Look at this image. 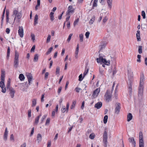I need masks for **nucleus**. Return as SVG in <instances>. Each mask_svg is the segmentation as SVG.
I'll list each match as a JSON object with an SVG mask.
<instances>
[{
  "label": "nucleus",
  "mask_w": 147,
  "mask_h": 147,
  "mask_svg": "<svg viewBox=\"0 0 147 147\" xmlns=\"http://www.w3.org/2000/svg\"><path fill=\"white\" fill-rule=\"evenodd\" d=\"M22 16V15L21 12H18L16 10H14L13 11L12 16L15 17L14 20V22L16 20V22H20Z\"/></svg>",
  "instance_id": "obj_1"
},
{
  "label": "nucleus",
  "mask_w": 147,
  "mask_h": 147,
  "mask_svg": "<svg viewBox=\"0 0 147 147\" xmlns=\"http://www.w3.org/2000/svg\"><path fill=\"white\" fill-rule=\"evenodd\" d=\"M96 61L98 63H104L105 64H103L102 65V66L103 67H105V65H109L110 64V60H108L107 61L105 59H103L101 56L99 58H97L96 59Z\"/></svg>",
  "instance_id": "obj_2"
},
{
  "label": "nucleus",
  "mask_w": 147,
  "mask_h": 147,
  "mask_svg": "<svg viewBox=\"0 0 147 147\" xmlns=\"http://www.w3.org/2000/svg\"><path fill=\"white\" fill-rule=\"evenodd\" d=\"M19 54L16 51H15V57L14 59L13 67L16 68H17L19 66Z\"/></svg>",
  "instance_id": "obj_3"
},
{
  "label": "nucleus",
  "mask_w": 147,
  "mask_h": 147,
  "mask_svg": "<svg viewBox=\"0 0 147 147\" xmlns=\"http://www.w3.org/2000/svg\"><path fill=\"white\" fill-rule=\"evenodd\" d=\"M144 88V85L140 84L138 90V98L140 100L142 98Z\"/></svg>",
  "instance_id": "obj_4"
},
{
  "label": "nucleus",
  "mask_w": 147,
  "mask_h": 147,
  "mask_svg": "<svg viewBox=\"0 0 147 147\" xmlns=\"http://www.w3.org/2000/svg\"><path fill=\"white\" fill-rule=\"evenodd\" d=\"M139 147H144L142 132H140L139 134Z\"/></svg>",
  "instance_id": "obj_5"
},
{
  "label": "nucleus",
  "mask_w": 147,
  "mask_h": 147,
  "mask_svg": "<svg viewBox=\"0 0 147 147\" xmlns=\"http://www.w3.org/2000/svg\"><path fill=\"white\" fill-rule=\"evenodd\" d=\"M111 93L110 91L107 90L105 95V97L106 100L108 102H109L111 100Z\"/></svg>",
  "instance_id": "obj_6"
},
{
  "label": "nucleus",
  "mask_w": 147,
  "mask_h": 147,
  "mask_svg": "<svg viewBox=\"0 0 147 147\" xmlns=\"http://www.w3.org/2000/svg\"><path fill=\"white\" fill-rule=\"evenodd\" d=\"M74 9L72 5L69 6L68 8V10L66 12V15H70V13H73L74 12Z\"/></svg>",
  "instance_id": "obj_7"
},
{
  "label": "nucleus",
  "mask_w": 147,
  "mask_h": 147,
  "mask_svg": "<svg viewBox=\"0 0 147 147\" xmlns=\"http://www.w3.org/2000/svg\"><path fill=\"white\" fill-rule=\"evenodd\" d=\"M18 33L20 37L22 38L24 36L23 29L22 26L19 27Z\"/></svg>",
  "instance_id": "obj_8"
},
{
  "label": "nucleus",
  "mask_w": 147,
  "mask_h": 147,
  "mask_svg": "<svg viewBox=\"0 0 147 147\" xmlns=\"http://www.w3.org/2000/svg\"><path fill=\"white\" fill-rule=\"evenodd\" d=\"M121 104L119 103H118L116 105V107L115 109V113L117 114H118L120 111L121 109Z\"/></svg>",
  "instance_id": "obj_9"
},
{
  "label": "nucleus",
  "mask_w": 147,
  "mask_h": 147,
  "mask_svg": "<svg viewBox=\"0 0 147 147\" xmlns=\"http://www.w3.org/2000/svg\"><path fill=\"white\" fill-rule=\"evenodd\" d=\"M26 76L28 79L29 83L30 84L31 81H32V74L29 73H26Z\"/></svg>",
  "instance_id": "obj_10"
},
{
  "label": "nucleus",
  "mask_w": 147,
  "mask_h": 147,
  "mask_svg": "<svg viewBox=\"0 0 147 147\" xmlns=\"http://www.w3.org/2000/svg\"><path fill=\"white\" fill-rule=\"evenodd\" d=\"M9 91H10V94L11 98H13L14 96V94L15 92L14 90L12 88H9Z\"/></svg>",
  "instance_id": "obj_11"
},
{
  "label": "nucleus",
  "mask_w": 147,
  "mask_h": 147,
  "mask_svg": "<svg viewBox=\"0 0 147 147\" xmlns=\"http://www.w3.org/2000/svg\"><path fill=\"white\" fill-rule=\"evenodd\" d=\"M128 140L129 142L132 143V144L134 145V147H135L136 146V143L134 138L133 137L130 138H129Z\"/></svg>",
  "instance_id": "obj_12"
},
{
  "label": "nucleus",
  "mask_w": 147,
  "mask_h": 147,
  "mask_svg": "<svg viewBox=\"0 0 147 147\" xmlns=\"http://www.w3.org/2000/svg\"><path fill=\"white\" fill-rule=\"evenodd\" d=\"M8 134V131L7 127H6L5 129V132L4 134V140L6 141L7 139V136Z\"/></svg>",
  "instance_id": "obj_13"
},
{
  "label": "nucleus",
  "mask_w": 147,
  "mask_h": 147,
  "mask_svg": "<svg viewBox=\"0 0 147 147\" xmlns=\"http://www.w3.org/2000/svg\"><path fill=\"white\" fill-rule=\"evenodd\" d=\"M5 77V71L1 70V81H4Z\"/></svg>",
  "instance_id": "obj_14"
},
{
  "label": "nucleus",
  "mask_w": 147,
  "mask_h": 147,
  "mask_svg": "<svg viewBox=\"0 0 147 147\" xmlns=\"http://www.w3.org/2000/svg\"><path fill=\"white\" fill-rule=\"evenodd\" d=\"M102 106V103L100 102H98L96 104H95L94 105L95 107L97 109H99Z\"/></svg>",
  "instance_id": "obj_15"
},
{
  "label": "nucleus",
  "mask_w": 147,
  "mask_h": 147,
  "mask_svg": "<svg viewBox=\"0 0 147 147\" xmlns=\"http://www.w3.org/2000/svg\"><path fill=\"white\" fill-rule=\"evenodd\" d=\"M137 39L138 41H140L141 38L140 37V30H138L136 34Z\"/></svg>",
  "instance_id": "obj_16"
},
{
  "label": "nucleus",
  "mask_w": 147,
  "mask_h": 147,
  "mask_svg": "<svg viewBox=\"0 0 147 147\" xmlns=\"http://www.w3.org/2000/svg\"><path fill=\"white\" fill-rule=\"evenodd\" d=\"M100 90L99 88H97L94 90L93 92V96H97L99 92H100Z\"/></svg>",
  "instance_id": "obj_17"
},
{
  "label": "nucleus",
  "mask_w": 147,
  "mask_h": 147,
  "mask_svg": "<svg viewBox=\"0 0 147 147\" xmlns=\"http://www.w3.org/2000/svg\"><path fill=\"white\" fill-rule=\"evenodd\" d=\"M133 116L131 113H129L127 115V120L129 122L132 119Z\"/></svg>",
  "instance_id": "obj_18"
},
{
  "label": "nucleus",
  "mask_w": 147,
  "mask_h": 147,
  "mask_svg": "<svg viewBox=\"0 0 147 147\" xmlns=\"http://www.w3.org/2000/svg\"><path fill=\"white\" fill-rule=\"evenodd\" d=\"M107 134L106 130H105L103 135V139H107Z\"/></svg>",
  "instance_id": "obj_19"
},
{
  "label": "nucleus",
  "mask_w": 147,
  "mask_h": 147,
  "mask_svg": "<svg viewBox=\"0 0 147 147\" xmlns=\"http://www.w3.org/2000/svg\"><path fill=\"white\" fill-rule=\"evenodd\" d=\"M38 16L37 14H36L35 16L34 19V25H35L38 23Z\"/></svg>",
  "instance_id": "obj_20"
},
{
  "label": "nucleus",
  "mask_w": 147,
  "mask_h": 147,
  "mask_svg": "<svg viewBox=\"0 0 147 147\" xmlns=\"http://www.w3.org/2000/svg\"><path fill=\"white\" fill-rule=\"evenodd\" d=\"M40 0H37V4L35 7V9L36 10H38V7H39L40 6Z\"/></svg>",
  "instance_id": "obj_21"
},
{
  "label": "nucleus",
  "mask_w": 147,
  "mask_h": 147,
  "mask_svg": "<svg viewBox=\"0 0 147 147\" xmlns=\"http://www.w3.org/2000/svg\"><path fill=\"white\" fill-rule=\"evenodd\" d=\"M54 13L53 12H51L50 14V17L51 20V21H53L54 20Z\"/></svg>",
  "instance_id": "obj_22"
},
{
  "label": "nucleus",
  "mask_w": 147,
  "mask_h": 147,
  "mask_svg": "<svg viewBox=\"0 0 147 147\" xmlns=\"http://www.w3.org/2000/svg\"><path fill=\"white\" fill-rule=\"evenodd\" d=\"M37 138L38 142H40L41 141L42 136L40 134H39L37 135Z\"/></svg>",
  "instance_id": "obj_23"
},
{
  "label": "nucleus",
  "mask_w": 147,
  "mask_h": 147,
  "mask_svg": "<svg viewBox=\"0 0 147 147\" xmlns=\"http://www.w3.org/2000/svg\"><path fill=\"white\" fill-rule=\"evenodd\" d=\"M38 58V54H36L34 56V62H37V61Z\"/></svg>",
  "instance_id": "obj_24"
},
{
  "label": "nucleus",
  "mask_w": 147,
  "mask_h": 147,
  "mask_svg": "<svg viewBox=\"0 0 147 147\" xmlns=\"http://www.w3.org/2000/svg\"><path fill=\"white\" fill-rule=\"evenodd\" d=\"M19 78L21 81L23 80L25 78L24 76L22 74H20Z\"/></svg>",
  "instance_id": "obj_25"
},
{
  "label": "nucleus",
  "mask_w": 147,
  "mask_h": 147,
  "mask_svg": "<svg viewBox=\"0 0 147 147\" xmlns=\"http://www.w3.org/2000/svg\"><path fill=\"white\" fill-rule=\"evenodd\" d=\"M112 0H107V2L108 4L109 7L111 8L112 7Z\"/></svg>",
  "instance_id": "obj_26"
},
{
  "label": "nucleus",
  "mask_w": 147,
  "mask_h": 147,
  "mask_svg": "<svg viewBox=\"0 0 147 147\" xmlns=\"http://www.w3.org/2000/svg\"><path fill=\"white\" fill-rule=\"evenodd\" d=\"M108 118V116L107 115H106L104 116L103 119V122L105 124H106L107 123Z\"/></svg>",
  "instance_id": "obj_27"
},
{
  "label": "nucleus",
  "mask_w": 147,
  "mask_h": 147,
  "mask_svg": "<svg viewBox=\"0 0 147 147\" xmlns=\"http://www.w3.org/2000/svg\"><path fill=\"white\" fill-rule=\"evenodd\" d=\"M36 103V99H33L32 100V107H34Z\"/></svg>",
  "instance_id": "obj_28"
},
{
  "label": "nucleus",
  "mask_w": 147,
  "mask_h": 147,
  "mask_svg": "<svg viewBox=\"0 0 147 147\" xmlns=\"http://www.w3.org/2000/svg\"><path fill=\"white\" fill-rule=\"evenodd\" d=\"M76 103V101H73L72 104L70 107V108L71 109H72L74 108Z\"/></svg>",
  "instance_id": "obj_29"
},
{
  "label": "nucleus",
  "mask_w": 147,
  "mask_h": 147,
  "mask_svg": "<svg viewBox=\"0 0 147 147\" xmlns=\"http://www.w3.org/2000/svg\"><path fill=\"white\" fill-rule=\"evenodd\" d=\"M95 16H93V18L90 20L89 22V23L90 24H92L93 23L95 20Z\"/></svg>",
  "instance_id": "obj_30"
},
{
  "label": "nucleus",
  "mask_w": 147,
  "mask_h": 147,
  "mask_svg": "<svg viewBox=\"0 0 147 147\" xmlns=\"http://www.w3.org/2000/svg\"><path fill=\"white\" fill-rule=\"evenodd\" d=\"M53 47H50L48 50L47 51L46 53V54L47 55H48L50 53H51L52 50L53 49Z\"/></svg>",
  "instance_id": "obj_31"
},
{
  "label": "nucleus",
  "mask_w": 147,
  "mask_h": 147,
  "mask_svg": "<svg viewBox=\"0 0 147 147\" xmlns=\"http://www.w3.org/2000/svg\"><path fill=\"white\" fill-rule=\"evenodd\" d=\"M103 142L105 144V146H107V139H103L102 140Z\"/></svg>",
  "instance_id": "obj_32"
},
{
  "label": "nucleus",
  "mask_w": 147,
  "mask_h": 147,
  "mask_svg": "<svg viewBox=\"0 0 147 147\" xmlns=\"http://www.w3.org/2000/svg\"><path fill=\"white\" fill-rule=\"evenodd\" d=\"M39 117H36L35 119V121L34 122V124L37 125L38 122V121L39 120Z\"/></svg>",
  "instance_id": "obj_33"
},
{
  "label": "nucleus",
  "mask_w": 147,
  "mask_h": 147,
  "mask_svg": "<svg viewBox=\"0 0 147 147\" xmlns=\"http://www.w3.org/2000/svg\"><path fill=\"white\" fill-rule=\"evenodd\" d=\"M95 136V135L94 134H91L89 136V138L91 139H93Z\"/></svg>",
  "instance_id": "obj_34"
},
{
  "label": "nucleus",
  "mask_w": 147,
  "mask_h": 147,
  "mask_svg": "<svg viewBox=\"0 0 147 147\" xmlns=\"http://www.w3.org/2000/svg\"><path fill=\"white\" fill-rule=\"evenodd\" d=\"M138 52L140 54L142 53V46H139L138 47Z\"/></svg>",
  "instance_id": "obj_35"
},
{
  "label": "nucleus",
  "mask_w": 147,
  "mask_h": 147,
  "mask_svg": "<svg viewBox=\"0 0 147 147\" xmlns=\"http://www.w3.org/2000/svg\"><path fill=\"white\" fill-rule=\"evenodd\" d=\"M4 81H1L0 82V87L1 88L4 87Z\"/></svg>",
  "instance_id": "obj_36"
},
{
  "label": "nucleus",
  "mask_w": 147,
  "mask_h": 147,
  "mask_svg": "<svg viewBox=\"0 0 147 147\" xmlns=\"http://www.w3.org/2000/svg\"><path fill=\"white\" fill-rule=\"evenodd\" d=\"M80 40V42H82L83 41V35L82 34H80L79 35Z\"/></svg>",
  "instance_id": "obj_37"
},
{
  "label": "nucleus",
  "mask_w": 147,
  "mask_h": 147,
  "mask_svg": "<svg viewBox=\"0 0 147 147\" xmlns=\"http://www.w3.org/2000/svg\"><path fill=\"white\" fill-rule=\"evenodd\" d=\"M60 71V68L59 67L57 66L56 67V74H59Z\"/></svg>",
  "instance_id": "obj_38"
},
{
  "label": "nucleus",
  "mask_w": 147,
  "mask_h": 147,
  "mask_svg": "<svg viewBox=\"0 0 147 147\" xmlns=\"http://www.w3.org/2000/svg\"><path fill=\"white\" fill-rule=\"evenodd\" d=\"M79 21V18H78L74 21V26H76V24H77Z\"/></svg>",
  "instance_id": "obj_39"
},
{
  "label": "nucleus",
  "mask_w": 147,
  "mask_h": 147,
  "mask_svg": "<svg viewBox=\"0 0 147 147\" xmlns=\"http://www.w3.org/2000/svg\"><path fill=\"white\" fill-rule=\"evenodd\" d=\"M47 117V115H44L42 117L41 119L40 120L41 121V123H42L43 122L44 119L45 118H46Z\"/></svg>",
  "instance_id": "obj_40"
},
{
  "label": "nucleus",
  "mask_w": 147,
  "mask_h": 147,
  "mask_svg": "<svg viewBox=\"0 0 147 147\" xmlns=\"http://www.w3.org/2000/svg\"><path fill=\"white\" fill-rule=\"evenodd\" d=\"M72 35H73L72 34H71L69 35L68 36V38L67 40V41L68 42H69L70 41Z\"/></svg>",
  "instance_id": "obj_41"
},
{
  "label": "nucleus",
  "mask_w": 147,
  "mask_h": 147,
  "mask_svg": "<svg viewBox=\"0 0 147 147\" xmlns=\"http://www.w3.org/2000/svg\"><path fill=\"white\" fill-rule=\"evenodd\" d=\"M83 78L84 77H82V74H81L79 76L78 80L79 81H81L83 80Z\"/></svg>",
  "instance_id": "obj_42"
},
{
  "label": "nucleus",
  "mask_w": 147,
  "mask_h": 147,
  "mask_svg": "<svg viewBox=\"0 0 147 147\" xmlns=\"http://www.w3.org/2000/svg\"><path fill=\"white\" fill-rule=\"evenodd\" d=\"M142 16L143 18L145 19L146 18V14L145 12L144 11H142Z\"/></svg>",
  "instance_id": "obj_43"
},
{
  "label": "nucleus",
  "mask_w": 147,
  "mask_h": 147,
  "mask_svg": "<svg viewBox=\"0 0 147 147\" xmlns=\"http://www.w3.org/2000/svg\"><path fill=\"white\" fill-rule=\"evenodd\" d=\"M78 52H79V50H76V51H75V57L76 58H78Z\"/></svg>",
  "instance_id": "obj_44"
},
{
  "label": "nucleus",
  "mask_w": 147,
  "mask_h": 147,
  "mask_svg": "<svg viewBox=\"0 0 147 147\" xmlns=\"http://www.w3.org/2000/svg\"><path fill=\"white\" fill-rule=\"evenodd\" d=\"M51 38V36L50 35H48V37L47 38V42L48 43L49 42Z\"/></svg>",
  "instance_id": "obj_45"
},
{
  "label": "nucleus",
  "mask_w": 147,
  "mask_h": 147,
  "mask_svg": "<svg viewBox=\"0 0 147 147\" xmlns=\"http://www.w3.org/2000/svg\"><path fill=\"white\" fill-rule=\"evenodd\" d=\"M141 55H138L137 56V58L138 59L137 60V61L138 62H141V60L140 59L141 58Z\"/></svg>",
  "instance_id": "obj_46"
},
{
  "label": "nucleus",
  "mask_w": 147,
  "mask_h": 147,
  "mask_svg": "<svg viewBox=\"0 0 147 147\" xmlns=\"http://www.w3.org/2000/svg\"><path fill=\"white\" fill-rule=\"evenodd\" d=\"M69 106V103L68 102L67 103V105H66V111L67 112L68 111Z\"/></svg>",
  "instance_id": "obj_47"
},
{
  "label": "nucleus",
  "mask_w": 147,
  "mask_h": 147,
  "mask_svg": "<svg viewBox=\"0 0 147 147\" xmlns=\"http://www.w3.org/2000/svg\"><path fill=\"white\" fill-rule=\"evenodd\" d=\"M144 79L142 80L141 79H140V85H144Z\"/></svg>",
  "instance_id": "obj_48"
},
{
  "label": "nucleus",
  "mask_w": 147,
  "mask_h": 147,
  "mask_svg": "<svg viewBox=\"0 0 147 147\" xmlns=\"http://www.w3.org/2000/svg\"><path fill=\"white\" fill-rule=\"evenodd\" d=\"M88 69H86L85 70V71L83 73V75L84 76L88 73Z\"/></svg>",
  "instance_id": "obj_49"
},
{
  "label": "nucleus",
  "mask_w": 147,
  "mask_h": 147,
  "mask_svg": "<svg viewBox=\"0 0 147 147\" xmlns=\"http://www.w3.org/2000/svg\"><path fill=\"white\" fill-rule=\"evenodd\" d=\"M31 109H29L28 111V116L29 117H30L31 116Z\"/></svg>",
  "instance_id": "obj_50"
},
{
  "label": "nucleus",
  "mask_w": 147,
  "mask_h": 147,
  "mask_svg": "<svg viewBox=\"0 0 147 147\" xmlns=\"http://www.w3.org/2000/svg\"><path fill=\"white\" fill-rule=\"evenodd\" d=\"M31 37L32 38V39L33 41H34L35 40V35L34 34L32 33L31 34Z\"/></svg>",
  "instance_id": "obj_51"
},
{
  "label": "nucleus",
  "mask_w": 147,
  "mask_h": 147,
  "mask_svg": "<svg viewBox=\"0 0 147 147\" xmlns=\"http://www.w3.org/2000/svg\"><path fill=\"white\" fill-rule=\"evenodd\" d=\"M5 8L4 10L3 11V15L2 16V18H1V21L2 22L4 18V15L5 13Z\"/></svg>",
  "instance_id": "obj_52"
},
{
  "label": "nucleus",
  "mask_w": 147,
  "mask_h": 147,
  "mask_svg": "<svg viewBox=\"0 0 147 147\" xmlns=\"http://www.w3.org/2000/svg\"><path fill=\"white\" fill-rule=\"evenodd\" d=\"M50 118H48L47 119V120L46 123H45V125H47L50 122Z\"/></svg>",
  "instance_id": "obj_53"
},
{
  "label": "nucleus",
  "mask_w": 147,
  "mask_h": 147,
  "mask_svg": "<svg viewBox=\"0 0 147 147\" xmlns=\"http://www.w3.org/2000/svg\"><path fill=\"white\" fill-rule=\"evenodd\" d=\"M90 34V32H86L85 33V36L86 38H88L89 37V35Z\"/></svg>",
  "instance_id": "obj_54"
},
{
  "label": "nucleus",
  "mask_w": 147,
  "mask_h": 147,
  "mask_svg": "<svg viewBox=\"0 0 147 147\" xmlns=\"http://www.w3.org/2000/svg\"><path fill=\"white\" fill-rule=\"evenodd\" d=\"M48 75L49 73L48 72H47L45 73V80H46L47 78Z\"/></svg>",
  "instance_id": "obj_55"
},
{
  "label": "nucleus",
  "mask_w": 147,
  "mask_h": 147,
  "mask_svg": "<svg viewBox=\"0 0 147 147\" xmlns=\"http://www.w3.org/2000/svg\"><path fill=\"white\" fill-rule=\"evenodd\" d=\"M131 91H132V88L131 87V86L130 85V86H129V94L130 95L131 94Z\"/></svg>",
  "instance_id": "obj_56"
},
{
  "label": "nucleus",
  "mask_w": 147,
  "mask_h": 147,
  "mask_svg": "<svg viewBox=\"0 0 147 147\" xmlns=\"http://www.w3.org/2000/svg\"><path fill=\"white\" fill-rule=\"evenodd\" d=\"M35 45H34L32 47L31 50H30L31 52H34V51L35 50Z\"/></svg>",
  "instance_id": "obj_57"
},
{
  "label": "nucleus",
  "mask_w": 147,
  "mask_h": 147,
  "mask_svg": "<svg viewBox=\"0 0 147 147\" xmlns=\"http://www.w3.org/2000/svg\"><path fill=\"white\" fill-rule=\"evenodd\" d=\"M75 90L77 92H79L80 90H81L82 89L80 88H79L78 87H76L75 89Z\"/></svg>",
  "instance_id": "obj_58"
},
{
  "label": "nucleus",
  "mask_w": 147,
  "mask_h": 147,
  "mask_svg": "<svg viewBox=\"0 0 147 147\" xmlns=\"http://www.w3.org/2000/svg\"><path fill=\"white\" fill-rule=\"evenodd\" d=\"M66 15H67L68 16V17L66 18V21H65V22H68V20H69V19L70 18V15H66Z\"/></svg>",
  "instance_id": "obj_59"
},
{
  "label": "nucleus",
  "mask_w": 147,
  "mask_h": 147,
  "mask_svg": "<svg viewBox=\"0 0 147 147\" xmlns=\"http://www.w3.org/2000/svg\"><path fill=\"white\" fill-rule=\"evenodd\" d=\"M61 111L63 113H65V111H66V109L65 107H63V108L61 109Z\"/></svg>",
  "instance_id": "obj_60"
},
{
  "label": "nucleus",
  "mask_w": 147,
  "mask_h": 147,
  "mask_svg": "<svg viewBox=\"0 0 147 147\" xmlns=\"http://www.w3.org/2000/svg\"><path fill=\"white\" fill-rule=\"evenodd\" d=\"M62 87L60 86L58 89V93L59 94H60L62 90Z\"/></svg>",
  "instance_id": "obj_61"
},
{
  "label": "nucleus",
  "mask_w": 147,
  "mask_h": 147,
  "mask_svg": "<svg viewBox=\"0 0 147 147\" xmlns=\"http://www.w3.org/2000/svg\"><path fill=\"white\" fill-rule=\"evenodd\" d=\"M117 71V70L115 68H114L113 70V75H114L115 74H116V73Z\"/></svg>",
  "instance_id": "obj_62"
},
{
  "label": "nucleus",
  "mask_w": 147,
  "mask_h": 147,
  "mask_svg": "<svg viewBox=\"0 0 147 147\" xmlns=\"http://www.w3.org/2000/svg\"><path fill=\"white\" fill-rule=\"evenodd\" d=\"M10 139L11 140H14V136L13 134H11L10 136Z\"/></svg>",
  "instance_id": "obj_63"
},
{
  "label": "nucleus",
  "mask_w": 147,
  "mask_h": 147,
  "mask_svg": "<svg viewBox=\"0 0 147 147\" xmlns=\"http://www.w3.org/2000/svg\"><path fill=\"white\" fill-rule=\"evenodd\" d=\"M108 19L106 17H105L104 18L103 20V22L104 23H105L107 21V20Z\"/></svg>",
  "instance_id": "obj_64"
}]
</instances>
